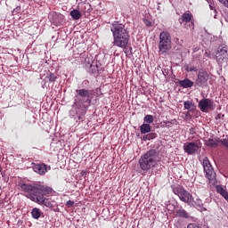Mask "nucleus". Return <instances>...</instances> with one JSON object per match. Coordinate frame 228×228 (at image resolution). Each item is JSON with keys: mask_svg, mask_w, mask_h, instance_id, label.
<instances>
[{"mask_svg": "<svg viewBox=\"0 0 228 228\" xmlns=\"http://www.w3.org/2000/svg\"><path fill=\"white\" fill-rule=\"evenodd\" d=\"M143 121H144L145 125H151L154 121V118L152 115L148 114V115L144 116Z\"/></svg>", "mask_w": 228, "mask_h": 228, "instance_id": "20", "label": "nucleus"}, {"mask_svg": "<svg viewBox=\"0 0 228 228\" xmlns=\"http://www.w3.org/2000/svg\"><path fill=\"white\" fill-rule=\"evenodd\" d=\"M31 215L34 219L38 220L40 218V216H42V212H40L39 208H33Z\"/></svg>", "mask_w": 228, "mask_h": 228, "instance_id": "19", "label": "nucleus"}, {"mask_svg": "<svg viewBox=\"0 0 228 228\" xmlns=\"http://www.w3.org/2000/svg\"><path fill=\"white\" fill-rule=\"evenodd\" d=\"M16 9L18 10V9H20V7H17Z\"/></svg>", "mask_w": 228, "mask_h": 228, "instance_id": "39", "label": "nucleus"}, {"mask_svg": "<svg viewBox=\"0 0 228 228\" xmlns=\"http://www.w3.org/2000/svg\"><path fill=\"white\" fill-rule=\"evenodd\" d=\"M46 79H49V81L51 83H53L57 79V77L54 75V73H51L50 71H46Z\"/></svg>", "mask_w": 228, "mask_h": 228, "instance_id": "24", "label": "nucleus"}, {"mask_svg": "<svg viewBox=\"0 0 228 228\" xmlns=\"http://www.w3.org/2000/svg\"><path fill=\"white\" fill-rule=\"evenodd\" d=\"M85 63L86 64H88V65H91V57H86V59H85Z\"/></svg>", "mask_w": 228, "mask_h": 228, "instance_id": "32", "label": "nucleus"}, {"mask_svg": "<svg viewBox=\"0 0 228 228\" xmlns=\"http://www.w3.org/2000/svg\"><path fill=\"white\" fill-rule=\"evenodd\" d=\"M187 228H200V225L197 224H189Z\"/></svg>", "mask_w": 228, "mask_h": 228, "instance_id": "31", "label": "nucleus"}, {"mask_svg": "<svg viewBox=\"0 0 228 228\" xmlns=\"http://www.w3.org/2000/svg\"><path fill=\"white\" fill-rule=\"evenodd\" d=\"M177 121L175 119H172L171 121H164V127L166 128H171L172 125H175V123H176Z\"/></svg>", "mask_w": 228, "mask_h": 228, "instance_id": "25", "label": "nucleus"}, {"mask_svg": "<svg viewBox=\"0 0 228 228\" xmlns=\"http://www.w3.org/2000/svg\"><path fill=\"white\" fill-rule=\"evenodd\" d=\"M203 170L205 173V178H207L209 183L216 184V173L214 171L213 167L211 165L210 160L208 157L203 159L202 162Z\"/></svg>", "mask_w": 228, "mask_h": 228, "instance_id": "6", "label": "nucleus"}, {"mask_svg": "<svg viewBox=\"0 0 228 228\" xmlns=\"http://www.w3.org/2000/svg\"><path fill=\"white\" fill-rule=\"evenodd\" d=\"M66 206H68V208H71L75 206V202L73 200H68L66 203Z\"/></svg>", "mask_w": 228, "mask_h": 228, "instance_id": "30", "label": "nucleus"}, {"mask_svg": "<svg viewBox=\"0 0 228 228\" xmlns=\"http://www.w3.org/2000/svg\"><path fill=\"white\" fill-rule=\"evenodd\" d=\"M77 95L79 97H83V98H90L92 95V92L91 90L88 89H77V91H75ZM80 103L84 104L85 102H88V104H91L92 100L91 99H87L85 102H82L81 100L79 101Z\"/></svg>", "mask_w": 228, "mask_h": 228, "instance_id": "10", "label": "nucleus"}, {"mask_svg": "<svg viewBox=\"0 0 228 228\" xmlns=\"http://www.w3.org/2000/svg\"><path fill=\"white\" fill-rule=\"evenodd\" d=\"M221 4L228 8V0H217Z\"/></svg>", "mask_w": 228, "mask_h": 228, "instance_id": "28", "label": "nucleus"}, {"mask_svg": "<svg viewBox=\"0 0 228 228\" xmlns=\"http://www.w3.org/2000/svg\"><path fill=\"white\" fill-rule=\"evenodd\" d=\"M172 48V37L168 31H161L159 34V53H167Z\"/></svg>", "mask_w": 228, "mask_h": 228, "instance_id": "4", "label": "nucleus"}, {"mask_svg": "<svg viewBox=\"0 0 228 228\" xmlns=\"http://www.w3.org/2000/svg\"><path fill=\"white\" fill-rule=\"evenodd\" d=\"M217 193H219L222 197L224 198L226 201H228V192L226 190H224L222 186H217Z\"/></svg>", "mask_w": 228, "mask_h": 228, "instance_id": "18", "label": "nucleus"}, {"mask_svg": "<svg viewBox=\"0 0 228 228\" xmlns=\"http://www.w3.org/2000/svg\"><path fill=\"white\" fill-rule=\"evenodd\" d=\"M48 166L45 164H36L33 167V170L35 173L43 175H45V173H47L48 171Z\"/></svg>", "mask_w": 228, "mask_h": 228, "instance_id": "12", "label": "nucleus"}, {"mask_svg": "<svg viewBox=\"0 0 228 228\" xmlns=\"http://www.w3.org/2000/svg\"><path fill=\"white\" fill-rule=\"evenodd\" d=\"M208 3L211 4L212 0H206Z\"/></svg>", "mask_w": 228, "mask_h": 228, "instance_id": "36", "label": "nucleus"}, {"mask_svg": "<svg viewBox=\"0 0 228 228\" xmlns=\"http://www.w3.org/2000/svg\"><path fill=\"white\" fill-rule=\"evenodd\" d=\"M216 103L213 99H201L198 103V108L200 111L203 113H208V111H214L216 110Z\"/></svg>", "mask_w": 228, "mask_h": 228, "instance_id": "7", "label": "nucleus"}, {"mask_svg": "<svg viewBox=\"0 0 228 228\" xmlns=\"http://www.w3.org/2000/svg\"><path fill=\"white\" fill-rule=\"evenodd\" d=\"M20 188L23 192L27 193V197L32 200V202H36L38 205H43L50 209H53L54 206L53 202H51L49 199L45 198V196L53 193V188L47 185L28 183H22Z\"/></svg>", "mask_w": 228, "mask_h": 228, "instance_id": "1", "label": "nucleus"}, {"mask_svg": "<svg viewBox=\"0 0 228 228\" xmlns=\"http://www.w3.org/2000/svg\"><path fill=\"white\" fill-rule=\"evenodd\" d=\"M189 115H190V112H187V113H186V116H189Z\"/></svg>", "mask_w": 228, "mask_h": 228, "instance_id": "38", "label": "nucleus"}, {"mask_svg": "<svg viewBox=\"0 0 228 228\" xmlns=\"http://www.w3.org/2000/svg\"><path fill=\"white\" fill-rule=\"evenodd\" d=\"M172 192L175 193L183 203H191L193 201V195H191L188 191L184 189L182 185H172Z\"/></svg>", "mask_w": 228, "mask_h": 228, "instance_id": "5", "label": "nucleus"}, {"mask_svg": "<svg viewBox=\"0 0 228 228\" xmlns=\"http://www.w3.org/2000/svg\"><path fill=\"white\" fill-rule=\"evenodd\" d=\"M178 84L180 85L181 87H183V88H191L194 86V82L190 80L189 78L180 80Z\"/></svg>", "mask_w": 228, "mask_h": 228, "instance_id": "14", "label": "nucleus"}, {"mask_svg": "<svg viewBox=\"0 0 228 228\" xmlns=\"http://www.w3.org/2000/svg\"><path fill=\"white\" fill-rule=\"evenodd\" d=\"M205 145H207L208 147H212V148H216L218 146L217 142L216 140L213 139H208L205 142Z\"/></svg>", "mask_w": 228, "mask_h": 228, "instance_id": "22", "label": "nucleus"}, {"mask_svg": "<svg viewBox=\"0 0 228 228\" xmlns=\"http://www.w3.org/2000/svg\"><path fill=\"white\" fill-rule=\"evenodd\" d=\"M99 67L98 65L90 64V72L92 74H97L99 72Z\"/></svg>", "mask_w": 228, "mask_h": 228, "instance_id": "26", "label": "nucleus"}, {"mask_svg": "<svg viewBox=\"0 0 228 228\" xmlns=\"http://www.w3.org/2000/svg\"><path fill=\"white\" fill-rule=\"evenodd\" d=\"M185 70L187 72H197V70H199V69H197L196 67H186Z\"/></svg>", "mask_w": 228, "mask_h": 228, "instance_id": "27", "label": "nucleus"}, {"mask_svg": "<svg viewBox=\"0 0 228 228\" xmlns=\"http://www.w3.org/2000/svg\"><path fill=\"white\" fill-rule=\"evenodd\" d=\"M205 56H208V52H205Z\"/></svg>", "mask_w": 228, "mask_h": 228, "instance_id": "37", "label": "nucleus"}, {"mask_svg": "<svg viewBox=\"0 0 228 228\" xmlns=\"http://www.w3.org/2000/svg\"><path fill=\"white\" fill-rule=\"evenodd\" d=\"M158 134L156 133H150L147 135L142 136L143 141H151L157 138Z\"/></svg>", "mask_w": 228, "mask_h": 228, "instance_id": "23", "label": "nucleus"}, {"mask_svg": "<svg viewBox=\"0 0 228 228\" xmlns=\"http://www.w3.org/2000/svg\"><path fill=\"white\" fill-rule=\"evenodd\" d=\"M140 129H141V133L142 134H149L151 132V126L150 124H142L141 126H140Z\"/></svg>", "mask_w": 228, "mask_h": 228, "instance_id": "17", "label": "nucleus"}, {"mask_svg": "<svg viewBox=\"0 0 228 228\" xmlns=\"http://www.w3.org/2000/svg\"><path fill=\"white\" fill-rule=\"evenodd\" d=\"M208 72L207 71H200L195 84L197 86L202 87L205 84L208 83Z\"/></svg>", "mask_w": 228, "mask_h": 228, "instance_id": "11", "label": "nucleus"}, {"mask_svg": "<svg viewBox=\"0 0 228 228\" xmlns=\"http://www.w3.org/2000/svg\"><path fill=\"white\" fill-rule=\"evenodd\" d=\"M83 84H84L85 86H87L88 84H90V81H88V80H84V81H83Z\"/></svg>", "mask_w": 228, "mask_h": 228, "instance_id": "35", "label": "nucleus"}, {"mask_svg": "<svg viewBox=\"0 0 228 228\" xmlns=\"http://www.w3.org/2000/svg\"><path fill=\"white\" fill-rule=\"evenodd\" d=\"M192 19L193 14H191V12H183L180 19H178V22L183 25V23H190Z\"/></svg>", "mask_w": 228, "mask_h": 228, "instance_id": "13", "label": "nucleus"}, {"mask_svg": "<svg viewBox=\"0 0 228 228\" xmlns=\"http://www.w3.org/2000/svg\"><path fill=\"white\" fill-rule=\"evenodd\" d=\"M86 111L83 112L82 115L78 116V120H83L85 118Z\"/></svg>", "mask_w": 228, "mask_h": 228, "instance_id": "33", "label": "nucleus"}, {"mask_svg": "<svg viewBox=\"0 0 228 228\" xmlns=\"http://www.w3.org/2000/svg\"><path fill=\"white\" fill-rule=\"evenodd\" d=\"M110 30L112 37H114V41L112 42L114 46L126 49L129 44L130 36L129 32L126 29L125 25L116 21L110 27Z\"/></svg>", "mask_w": 228, "mask_h": 228, "instance_id": "2", "label": "nucleus"}, {"mask_svg": "<svg viewBox=\"0 0 228 228\" xmlns=\"http://www.w3.org/2000/svg\"><path fill=\"white\" fill-rule=\"evenodd\" d=\"M201 148L200 141L198 140L196 142H188L183 144V151L188 155H194Z\"/></svg>", "mask_w": 228, "mask_h": 228, "instance_id": "8", "label": "nucleus"}, {"mask_svg": "<svg viewBox=\"0 0 228 228\" xmlns=\"http://www.w3.org/2000/svg\"><path fill=\"white\" fill-rule=\"evenodd\" d=\"M69 15H71L74 20H79L82 17V13L80 12V11H77V9H74L73 11H71L69 12Z\"/></svg>", "mask_w": 228, "mask_h": 228, "instance_id": "16", "label": "nucleus"}, {"mask_svg": "<svg viewBox=\"0 0 228 228\" xmlns=\"http://www.w3.org/2000/svg\"><path fill=\"white\" fill-rule=\"evenodd\" d=\"M216 59L218 63H223V61L228 59V50L226 46H219L217 53H216Z\"/></svg>", "mask_w": 228, "mask_h": 228, "instance_id": "9", "label": "nucleus"}, {"mask_svg": "<svg viewBox=\"0 0 228 228\" xmlns=\"http://www.w3.org/2000/svg\"><path fill=\"white\" fill-rule=\"evenodd\" d=\"M219 142H221V144H223L224 147L228 148V140H219Z\"/></svg>", "mask_w": 228, "mask_h": 228, "instance_id": "29", "label": "nucleus"}, {"mask_svg": "<svg viewBox=\"0 0 228 228\" xmlns=\"http://www.w3.org/2000/svg\"><path fill=\"white\" fill-rule=\"evenodd\" d=\"M175 213H176L177 217H182L183 219H189L190 218L189 212H186V210L183 209V208L176 210Z\"/></svg>", "mask_w": 228, "mask_h": 228, "instance_id": "15", "label": "nucleus"}, {"mask_svg": "<svg viewBox=\"0 0 228 228\" xmlns=\"http://www.w3.org/2000/svg\"><path fill=\"white\" fill-rule=\"evenodd\" d=\"M159 161L160 159L157 151L151 149L139 159V167H141L142 170L148 171L155 167Z\"/></svg>", "mask_w": 228, "mask_h": 228, "instance_id": "3", "label": "nucleus"}, {"mask_svg": "<svg viewBox=\"0 0 228 228\" xmlns=\"http://www.w3.org/2000/svg\"><path fill=\"white\" fill-rule=\"evenodd\" d=\"M189 134H195V130H194L193 127L189 129Z\"/></svg>", "mask_w": 228, "mask_h": 228, "instance_id": "34", "label": "nucleus"}, {"mask_svg": "<svg viewBox=\"0 0 228 228\" xmlns=\"http://www.w3.org/2000/svg\"><path fill=\"white\" fill-rule=\"evenodd\" d=\"M183 109L187 110H193L195 109V106L193 104V102H190V101H186L185 102H183Z\"/></svg>", "mask_w": 228, "mask_h": 228, "instance_id": "21", "label": "nucleus"}]
</instances>
